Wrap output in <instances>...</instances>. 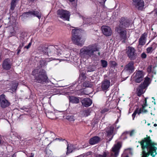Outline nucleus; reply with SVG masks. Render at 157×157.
<instances>
[{
    "label": "nucleus",
    "mask_w": 157,
    "mask_h": 157,
    "mask_svg": "<svg viewBox=\"0 0 157 157\" xmlns=\"http://www.w3.org/2000/svg\"><path fill=\"white\" fill-rule=\"evenodd\" d=\"M11 29L12 30H13V28H12V27H11Z\"/></svg>",
    "instance_id": "680f3d73"
},
{
    "label": "nucleus",
    "mask_w": 157,
    "mask_h": 157,
    "mask_svg": "<svg viewBox=\"0 0 157 157\" xmlns=\"http://www.w3.org/2000/svg\"><path fill=\"white\" fill-rule=\"evenodd\" d=\"M10 85H11V87L9 90V91L11 93L14 92L16 90L17 86H18V83L16 81H13L11 82Z\"/></svg>",
    "instance_id": "5701e85b"
},
{
    "label": "nucleus",
    "mask_w": 157,
    "mask_h": 157,
    "mask_svg": "<svg viewBox=\"0 0 157 157\" xmlns=\"http://www.w3.org/2000/svg\"><path fill=\"white\" fill-rule=\"evenodd\" d=\"M32 44L31 42H30L28 44V45L27 46H25V48H26L27 49H28L30 47L31 45Z\"/></svg>",
    "instance_id": "a18cd8bd"
},
{
    "label": "nucleus",
    "mask_w": 157,
    "mask_h": 157,
    "mask_svg": "<svg viewBox=\"0 0 157 157\" xmlns=\"http://www.w3.org/2000/svg\"><path fill=\"white\" fill-rule=\"evenodd\" d=\"M121 147V145L119 142L115 144L112 148L113 152L111 153V156L117 157L118 155L119 150Z\"/></svg>",
    "instance_id": "4468645a"
},
{
    "label": "nucleus",
    "mask_w": 157,
    "mask_h": 157,
    "mask_svg": "<svg viewBox=\"0 0 157 157\" xmlns=\"http://www.w3.org/2000/svg\"><path fill=\"white\" fill-rule=\"evenodd\" d=\"M114 128L113 126H110L109 128H108L106 131L107 133V139L110 141L113 138V130Z\"/></svg>",
    "instance_id": "a211bd4d"
},
{
    "label": "nucleus",
    "mask_w": 157,
    "mask_h": 157,
    "mask_svg": "<svg viewBox=\"0 0 157 157\" xmlns=\"http://www.w3.org/2000/svg\"><path fill=\"white\" fill-rule=\"evenodd\" d=\"M51 31L52 30L50 29H48V30L47 31V33H48V32H51Z\"/></svg>",
    "instance_id": "603ef678"
},
{
    "label": "nucleus",
    "mask_w": 157,
    "mask_h": 157,
    "mask_svg": "<svg viewBox=\"0 0 157 157\" xmlns=\"http://www.w3.org/2000/svg\"><path fill=\"white\" fill-rule=\"evenodd\" d=\"M82 105L84 107H88L90 106L92 103V100L89 98H84L82 101Z\"/></svg>",
    "instance_id": "4be33fe9"
},
{
    "label": "nucleus",
    "mask_w": 157,
    "mask_h": 157,
    "mask_svg": "<svg viewBox=\"0 0 157 157\" xmlns=\"http://www.w3.org/2000/svg\"><path fill=\"white\" fill-rule=\"evenodd\" d=\"M134 64V63L133 61H130L125 66L124 70L129 73H132L134 71L135 69Z\"/></svg>",
    "instance_id": "ddd939ff"
},
{
    "label": "nucleus",
    "mask_w": 157,
    "mask_h": 157,
    "mask_svg": "<svg viewBox=\"0 0 157 157\" xmlns=\"http://www.w3.org/2000/svg\"><path fill=\"white\" fill-rule=\"evenodd\" d=\"M79 30L78 29H74L72 30V39H80L79 37L77 35Z\"/></svg>",
    "instance_id": "b1692460"
},
{
    "label": "nucleus",
    "mask_w": 157,
    "mask_h": 157,
    "mask_svg": "<svg viewBox=\"0 0 157 157\" xmlns=\"http://www.w3.org/2000/svg\"><path fill=\"white\" fill-rule=\"evenodd\" d=\"M106 0H100L99 2L102 5H104Z\"/></svg>",
    "instance_id": "49530a36"
},
{
    "label": "nucleus",
    "mask_w": 157,
    "mask_h": 157,
    "mask_svg": "<svg viewBox=\"0 0 157 157\" xmlns=\"http://www.w3.org/2000/svg\"><path fill=\"white\" fill-rule=\"evenodd\" d=\"M146 106L145 105H142V108H140L139 110L138 108H137L134 111V113L132 114V117H133V119L134 120V118L135 117V116L137 113H138L139 114L142 112L143 113H146L147 112V110L146 109H145L144 108Z\"/></svg>",
    "instance_id": "aec40b11"
},
{
    "label": "nucleus",
    "mask_w": 157,
    "mask_h": 157,
    "mask_svg": "<svg viewBox=\"0 0 157 157\" xmlns=\"http://www.w3.org/2000/svg\"><path fill=\"white\" fill-rule=\"evenodd\" d=\"M109 111V109H108L105 108L103 109H102L101 113H105V112L108 111Z\"/></svg>",
    "instance_id": "37998d69"
},
{
    "label": "nucleus",
    "mask_w": 157,
    "mask_h": 157,
    "mask_svg": "<svg viewBox=\"0 0 157 157\" xmlns=\"http://www.w3.org/2000/svg\"><path fill=\"white\" fill-rule=\"evenodd\" d=\"M84 115L85 116H87L90 114V112L89 110H87L84 111Z\"/></svg>",
    "instance_id": "ea45409f"
},
{
    "label": "nucleus",
    "mask_w": 157,
    "mask_h": 157,
    "mask_svg": "<svg viewBox=\"0 0 157 157\" xmlns=\"http://www.w3.org/2000/svg\"><path fill=\"white\" fill-rule=\"evenodd\" d=\"M72 40L73 43L81 47L83 45L84 42V41L81 40Z\"/></svg>",
    "instance_id": "c85d7f7f"
},
{
    "label": "nucleus",
    "mask_w": 157,
    "mask_h": 157,
    "mask_svg": "<svg viewBox=\"0 0 157 157\" xmlns=\"http://www.w3.org/2000/svg\"><path fill=\"white\" fill-rule=\"evenodd\" d=\"M48 82V77L45 71L44 70L40 71V83L43 84Z\"/></svg>",
    "instance_id": "2eb2a0df"
},
{
    "label": "nucleus",
    "mask_w": 157,
    "mask_h": 157,
    "mask_svg": "<svg viewBox=\"0 0 157 157\" xmlns=\"http://www.w3.org/2000/svg\"><path fill=\"white\" fill-rule=\"evenodd\" d=\"M10 105L9 101L6 98V96L4 94L0 95V105L3 108L8 106Z\"/></svg>",
    "instance_id": "9b49d317"
},
{
    "label": "nucleus",
    "mask_w": 157,
    "mask_h": 157,
    "mask_svg": "<svg viewBox=\"0 0 157 157\" xmlns=\"http://www.w3.org/2000/svg\"><path fill=\"white\" fill-rule=\"evenodd\" d=\"M46 116L49 118L51 119H54L55 118V116L54 113L52 112H49L46 113Z\"/></svg>",
    "instance_id": "7c9ffc66"
},
{
    "label": "nucleus",
    "mask_w": 157,
    "mask_h": 157,
    "mask_svg": "<svg viewBox=\"0 0 157 157\" xmlns=\"http://www.w3.org/2000/svg\"><path fill=\"white\" fill-rule=\"evenodd\" d=\"M110 86V82L109 80L105 79L101 82V88L104 91L107 90Z\"/></svg>",
    "instance_id": "412c9836"
},
{
    "label": "nucleus",
    "mask_w": 157,
    "mask_h": 157,
    "mask_svg": "<svg viewBox=\"0 0 157 157\" xmlns=\"http://www.w3.org/2000/svg\"><path fill=\"white\" fill-rule=\"evenodd\" d=\"M134 75L133 79L136 82L140 83L143 80L144 74L142 71H138Z\"/></svg>",
    "instance_id": "9d476101"
},
{
    "label": "nucleus",
    "mask_w": 157,
    "mask_h": 157,
    "mask_svg": "<svg viewBox=\"0 0 157 157\" xmlns=\"http://www.w3.org/2000/svg\"><path fill=\"white\" fill-rule=\"evenodd\" d=\"M150 78L148 77L145 78L143 84H141L136 88V94L139 97L143 94L145 92L144 90L149 85Z\"/></svg>",
    "instance_id": "39448f33"
},
{
    "label": "nucleus",
    "mask_w": 157,
    "mask_h": 157,
    "mask_svg": "<svg viewBox=\"0 0 157 157\" xmlns=\"http://www.w3.org/2000/svg\"><path fill=\"white\" fill-rule=\"evenodd\" d=\"M147 98H145V100H144L145 103L144 105H145V106L147 105Z\"/></svg>",
    "instance_id": "3c124183"
},
{
    "label": "nucleus",
    "mask_w": 157,
    "mask_h": 157,
    "mask_svg": "<svg viewBox=\"0 0 157 157\" xmlns=\"http://www.w3.org/2000/svg\"><path fill=\"white\" fill-rule=\"evenodd\" d=\"M2 67L3 69L6 70H9L11 67V64L10 63V60L9 59H6L3 61Z\"/></svg>",
    "instance_id": "6ab92c4d"
},
{
    "label": "nucleus",
    "mask_w": 157,
    "mask_h": 157,
    "mask_svg": "<svg viewBox=\"0 0 157 157\" xmlns=\"http://www.w3.org/2000/svg\"><path fill=\"white\" fill-rule=\"evenodd\" d=\"M10 82L9 81H6V83L7 84H10Z\"/></svg>",
    "instance_id": "6e6d98bb"
},
{
    "label": "nucleus",
    "mask_w": 157,
    "mask_h": 157,
    "mask_svg": "<svg viewBox=\"0 0 157 157\" xmlns=\"http://www.w3.org/2000/svg\"><path fill=\"white\" fill-rule=\"evenodd\" d=\"M126 54L128 56L131 60H135L137 57V54L136 50L133 47H128L126 49Z\"/></svg>",
    "instance_id": "0eeeda50"
},
{
    "label": "nucleus",
    "mask_w": 157,
    "mask_h": 157,
    "mask_svg": "<svg viewBox=\"0 0 157 157\" xmlns=\"http://www.w3.org/2000/svg\"><path fill=\"white\" fill-rule=\"evenodd\" d=\"M100 140V138L99 137L95 136L90 139L89 143L91 145H93L98 143Z\"/></svg>",
    "instance_id": "393cba45"
},
{
    "label": "nucleus",
    "mask_w": 157,
    "mask_h": 157,
    "mask_svg": "<svg viewBox=\"0 0 157 157\" xmlns=\"http://www.w3.org/2000/svg\"><path fill=\"white\" fill-rule=\"evenodd\" d=\"M41 138L40 140L42 144V146H44L43 147H44L50 144L54 140L58 139V138L55 139L56 135L55 134L51 131H47L44 132L40 135ZM59 139L58 138V139Z\"/></svg>",
    "instance_id": "20e7f679"
},
{
    "label": "nucleus",
    "mask_w": 157,
    "mask_h": 157,
    "mask_svg": "<svg viewBox=\"0 0 157 157\" xmlns=\"http://www.w3.org/2000/svg\"><path fill=\"white\" fill-rule=\"evenodd\" d=\"M152 48V47H149L147 49V53H149L151 52Z\"/></svg>",
    "instance_id": "c03bdc74"
},
{
    "label": "nucleus",
    "mask_w": 157,
    "mask_h": 157,
    "mask_svg": "<svg viewBox=\"0 0 157 157\" xmlns=\"http://www.w3.org/2000/svg\"><path fill=\"white\" fill-rule=\"evenodd\" d=\"M145 40H139V44L141 45H143L145 44Z\"/></svg>",
    "instance_id": "a19ab883"
},
{
    "label": "nucleus",
    "mask_w": 157,
    "mask_h": 157,
    "mask_svg": "<svg viewBox=\"0 0 157 157\" xmlns=\"http://www.w3.org/2000/svg\"><path fill=\"white\" fill-rule=\"evenodd\" d=\"M101 66L103 67H105L107 66V62L106 61L101 60Z\"/></svg>",
    "instance_id": "72a5a7b5"
},
{
    "label": "nucleus",
    "mask_w": 157,
    "mask_h": 157,
    "mask_svg": "<svg viewBox=\"0 0 157 157\" xmlns=\"http://www.w3.org/2000/svg\"><path fill=\"white\" fill-rule=\"evenodd\" d=\"M147 55L146 54L144 53H143L141 54V57L143 59H145Z\"/></svg>",
    "instance_id": "de8ad7c7"
},
{
    "label": "nucleus",
    "mask_w": 157,
    "mask_h": 157,
    "mask_svg": "<svg viewBox=\"0 0 157 157\" xmlns=\"http://www.w3.org/2000/svg\"><path fill=\"white\" fill-rule=\"evenodd\" d=\"M125 157H129L128 155L125 156Z\"/></svg>",
    "instance_id": "052dcab7"
},
{
    "label": "nucleus",
    "mask_w": 157,
    "mask_h": 157,
    "mask_svg": "<svg viewBox=\"0 0 157 157\" xmlns=\"http://www.w3.org/2000/svg\"><path fill=\"white\" fill-rule=\"evenodd\" d=\"M120 24L117 27L125 29L128 27L132 22L126 18L122 17L120 20Z\"/></svg>",
    "instance_id": "6e6552de"
},
{
    "label": "nucleus",
    "mask_w": 157,
    "mask_h": 157,
    "mask_svg": "<svg viewBox=\"0 0 157 157\" xmlns=\"http://www.w3.org/2000/svg\"><path fill=\"white\" fill-rule=\"evenodd\" d=\"M135 132V130H132L130 133V136H132L133 135Z\"/></svg>",
    "instance_id": "09e8293b"
},
{
    "label": "nucleus",
    "mask_w": 157,
    "mask_h": 157,
    "mask_svg": "<svg viewBox=\"0 0 157 157\" xmlns=\"http://www.w3.org/2000/svg\"><path fill=\"white\" fill-rule=\"evenodd\" d=\"M73 147L71 145L70 146H68V144L67 145V152L66 153V154L68 155L69 154L71 153L73 151Z\"/></svg>",
    "instance_id": "473e14b6"
},
{
    "label": "nucleus",
    "mask_w": 157,
    "mask_h": 157,
    "mask_svg": "<svg viewBox=\"0 0 157 157\" xmlns=\"http://www.w3.org/2000/svg\"><path fill=\"white\" fill-rule=\"evenodd\" d=\"M58 17H59L64 20L69 21L70 18V13L62 9L58 10L57 11Z\"/></svg>",
    "instance_id": "423d86ee"
},
{
    "label": "nucleus",
    "mask_w": 157,
    "mask_h": 157,
    "mask_svg": "<svg viewBox=\"0 0 157 157\" xmlns=\"http://www.w3.org/2000/svg\"><path fill=\"white\" fill-rule=\"evenodd\" d=\"M147 33H144V34H142L139 39H145L147 38Z\"/></svg>",
    "instance_id": "4c0bfd02"
},
{
    "label": "nucleus",
    "mask_w": 157,
    "mask_h": 157,
    "mask_svg": "<svg viewBox=\"0 0 157 157\" xmlns=\"http://www.w3.org/2000/svg\"><path fill=\"white\" fill-rule=\"evenodd\" d=\"M150 132H151V130H150Z\"/></svg>",
    "instance_id": "e2e57ef3"
},
{
    "label": "nucleus",
    "mask_w": 157,
    "mask_h": 157,
    "mask_svg": "<svg viewBox=\"0 0 157 157\" xmlns=\"http://www.w3.org/2000/svg\"><path fill=\"white\" fill-rule=\"evenodd\" d=\"M151 115H152V113H151Z\"/></svg>",
    "instance_id": "69168bd1"
},
{
    "label": "nucleus",
    "mask_w": 157,
    "mask_h": 157,
    "mask_svg": "<svg viewBox=\"0 0 157 157\" xmlns=\"http://www.w3.org/2000/svg\"><path fill=\"white\" fill-rule=\"evenodd\" d=\"M32 15L35 16L37 17L38 18H39V12L37 11H30L28 12L24 13L22 14L21 17H22L25 19Z\"/></svg>",
    "instance_id": "f3484780"
},
{
    "label": "nucleus",
    "mask_w": 157,
    "mask_h": 157,
    "mask_svg": "<svg viewBox=\"0 0 157 157\" xmlns=\"http://www.w3.org/2000/svg\"><path fill=\"white\" fill-rule=\"evenodd\" d=\"M66 119L71 122H73L75 120L74 116H67L66 117Z\"/></svg>",
    "instance_id": "f704fd0d"
},
{
    "label": "nucleus",
    "mask_w": 157,
    "mask_h": 157,
    "mask_svg": "<svg viewBox=\"0 0 157 157\" xmlns=\"http://www.w3.org/2000/svg\"><path fill=\"white\" fill-rule=\"evenodd\" d=\"M20 52V49H19L18 50V51H17V55H18Z\"/></svg>",
    "instance_id": "5fc2aeb1"
},
{
    "label": "nucleus",
    "mask_w": 157,
    "mask_h": 157,
    "mask_svg": "<svg viewBox=\"0 0 157 157\" xmlns=\"http://www.w3.org/2000/svg\"><path fill=\"white\" fill-rule=\"evenodd\" d=\"M133 5L139 10H142L144 6L143 0H133Z\"/></svg>",
    "instance_id": "f8f14e48"
},
{
    "label": "nucleus",
    "mask_w": 157,
    "mask_h": 157,
    "mask_svg": "<svg viewBox=\"0 0 157 157\" xmlns=\"http://www.w3.org/2000/svg\"><path fill=\"white\" fill-rule=\"evenodd\" d=\"M19 0H11L10 3V10H14L17 3Z\"/></svg>",
    "instance_id": "cd10ccee"
},
{
    "label": "nucleus",
    "mask_w": 157,
    "mask_h": 157,
    "mask_svg": "<svg viewBox=\"0 0 157 157\" xmlns=\"http://www.w3.org/2000/svg\"><path fill=\"white\" fill-rule=\"evenodd\" d=\"M61 50L58 49L54 46H50L48 47L47 45H43L41 46L40 49V54L43 58L45 57L47 59L48 56H55L56 55L60 54Z\"/></svg>",
    "instance_id": "f03ea898"
},
{
    "label": "nucleus",
    "mask_w": 157,
    "mask_h": 157,
    "mask_svg": "<svg viewBox=\"0 0 157 157\" xmlns=\"http://www.w3.org/2000/svg\"><path fill=\"white\" fill-rule=\"evenodd\" d=\"M70 102L73 103L77 104L79 102V100L78 98L75 96H69Z\"/></svg>",
    "instance_id": "bb28decb"
},
{
    "label": "nucleus",
    "mask_w": 157,
    "mask_h": 157,
    "mask_svg": "<svg viewBox=\"0 0 157 157\" xmlns=\"http://www.w3.org/2000/svg\"><path fill=\"white\" fill-rule=\"evenodd\" d=\"M96 70V67L95 66L89 65L87 68V72H92Z\"/></svg>",
    "instance_id": "2f4dec72"
},
{
    "label": "nucleus",
    "mask_w": 157,
    "mask_h": 157,
    "mask_svg": "<svg viewBox=\"0 0 157 157\" xmlns=\"http://www.w3.org/2000/svg\"><path fill=\"white\" fill-rule=\"evenodd\" d=\"M110 63L111 65L113 67H115L117 65L116 63L114 61H111L110 62Z\"/></svg>",
    "instance_id": "79ce46f5"
},
{
    "label": "nucleus",
    "mask_w": 157,
    "mask_h": 157,
    "mask_svg": "<svg viewBox=\"0 0 157 157\" xmlns=\"http://www.w3.org/2000/svg\"><path fill=\"white\" fill-rule=\"evenodd\" d=\"M34 154L32 153H31V155L29 156V157H34Z\"/></svg>",
    "instance_id": "864d4df0"
},
{
    "label": "nucleus",
    "mask_w": 157,
    "mask_h": 157,
    "mask_svg": "<svg viewBox=\"0 0 157 157\" xmlns=\"http://www.w3.org/2000/svg\"><path fill=\"white\" fill-rule=\"evenodd\" d=\"M24 44H22V45L21 46V47H22V46H24Z\"/></svg>",
    "instance_id": "13d9d810"
},
{
    "label": "nucleus",
    "mask_w": 157,
    "mask_h": 157,
    "mask_svg": "<svg viewBox=\"0 0 157 157\" xmlns=\"http://www.w3.org/2000/svg\"><path fill=\"white\" fill-rule=\"evenodd\" d=\"M83 86L86 87H90L91 85L88 82H85L83 83Z\"/></svg>",
    "instance_id": "58836bf2"
},
{
    "label": "nucleus",
    "mask_w": 157,
    "mask_h": 157,
    "mask_svg": "<svg viewBox=\"0 0 157 157\" xmlns=\"http://www.w3.org/2000/svg\"><path fill=\"white\" fill-rule=\"evenodd\" d=\"M115 32L118 34L121 39H126L128 38L126 31L125 29L117 27L115 28Z\"/></svg>",
    "instance_id": "1a4fd4ad"
},
{
    "label": "nucleus",
    "mask_w": 157,
    "mask_h": 157,
    "mask_svg": "<svg viewBox=\"0 0 157 157\" xmlns=\"http://www.w3.org/2000/svg\"><path fill=\"white\" fill-rule=\"evenodd\" d=\"M108 154V152H103V155H97L96 157H106L107 155Z\"/></svg>",
    "instance_id": "c9c22d12"
},
{
    "label": "nucleus",
    "mask_w": 157,
    "mask_h": 157,
    "mask_svg": "<svg viewBox=\"0 0 157 157\" xmlns=\"http://www.w3.org/2000/svg\"><path fill=\"white\" fill-rule=\"evenodd\" d=\"M32 74L34 75L35 78V80L39 82V72L38 69H34L32 72Z\"/></svg>",
    "instance_id": "a878e982"
},
{
    "label": "nucleus",
    "mask_w": 157,
    "mask_h": 157,
    "mask_svg": "<svg viewBox=\"0 0 157 157\" xmlns=\"http://www.w3.org/2000/svg\"><path fill=\"white\" fill-rule=\"evenodd\" d=\"M47 59L45 58V57H44L43 58L41 57V58L42 60L40 61V65L41 66V67H42L45 65V63L46 62L48 61L49 59L47 57Z\"/></svg>",
    "instance_id": "c756f323"
},
{
    "label": "nucleus",
    "mask_w": 157,
    "mask_h": 157,
    "mask_svg": "<svg viewBox=\"0 0 157 157\" xmlns=\"http://www.w3.org/2000/svg\"><path fill=\"white\" fill-rule=\"evenodd\" d=\"M79 77L80 78H82V79H83V80H84L86 79V77L85 73H82L80 74Z\"/></svg>",
    "instance_id": "e433bc0d"
},
{
    "label": "nucleus",
    "mask_w": 157,
    "mask_h": 157,
    "mask_svg": "<svg viewBox=\"0 0 157 157\" xmlns=\"http://www.w3.org/2000/svg\"><path fill=\"white\" fill-rule=\"evenodd\" d=\"M98 55H99H99H100V52H98Z\"/></svg>",
    "instance_id": "bf43d9fd"
},
{
    "label": "nucleus",
    "mask_w": 157,
    "mask_h": 157,
    "mask_svg": "<svg viewBox=\"0 0 157 157\" xmlns=\"http://www.w3.org/2000/svg\"><path fill=\"white\" fill-rule=\"evenodd\" d=\"M101 30L103 34L106 36H110L112 33L111 28L107 26H102L101 27Z\"/></svg>",
    "instance_id": "dca6fc26"
},
{
    "label": "nucleus",
    "mask_w": 157,
    "mask_h": 157,
    "mask_svg": "<svg viewBox=\"0 0 157 157\" xmlns=\"http://www.w3.org/2000/svg\"><path fill=\"white\" fill-rule=\"evenodd\" d=\"M143 150V155L142 157H147L150 155L152 157H155L157 154L156 150L157 147L154 145H157L151 141L149 136L144 138L140 142H139Z\"/></svg>",
    "instance_id": "f257e3e1"
},
{
    "label": "nucleus",
    "mask_w": 157,
    "mask_h": 157,
    "mask_svg": "<svg viewBox=\"0 0 157 157\" xmlns=\"http://www.w3.org/2000/svg\"><path fill=\"white\" fill-rule=\"evenodd\" d=\"M154 126H157V124H154Z\"/></svg>",
    "instance_id": "4d7b16f0"
},
{
    "label": "nucleus",
    "mask_w": 157,
    "mask_h": 157,
    "mask_svg": "<svg viewBox=\"0 0 157 157\" xmlns=\"http://www.w3.org/2000/svg\"><path fill=\"white\" fill-rule=\"evenodd\" d=\"M151 67H148L147 69V71L150 73V72H151Z\"/></svg>",
    "instance_id": "8fccbe9b"
},
{
    "label": "nucleus",
    "mask_w": 157,
    "mask_h": 157,
    "mask_svg": "<svg viewBox=\"0 0 157 157\" xmlns=\"http://www.w3.org/2000/svg\"><path fill=\"white\" fill-rule=\"evenodd\" d=\"M98 50V48L96 44L90 45L81 48L79 54L81 57L86 58L87 57H90L93 56L94 52Z\"/></svg>",
    "instance_id": "7ed1b4c3"
},
{
    "label": "nucleus",
    "mask_w": 157,
    "mask_h": 157,
    "mask_svg": "<svg viewBox=\"0 0 157 157\" xmlns=\"http://www.w3.org/2000/svg\"><path fill=\"white\" fill-rule=\"evenodd\" d=\"M149 124H148V125H149Z\"/></svg>",
    "instance_id": "0e129e2a"
}]
</instances>
